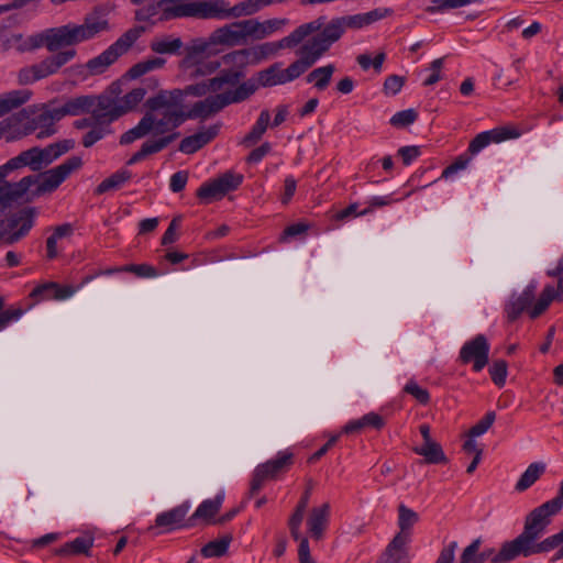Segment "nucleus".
<instances>
[{
    "label": "nucleus",
    "instance_id": "nucleus-23",
    "mask_svg": "<svg viewBox=\"0 0 563 563\" xmlns=\"http://www.w3.org/2000/svg\"><path fill=\"white\" fill-rule=\"evenodd\" d=\"M188 510L189 505L187 503L181 504L170 510L157 515L155 525L156 527H163L168 531L174 530L181 526V522L187 516Z\"/></svg>",
    "mask_w": 563,
    "mask_h": 563
},
{
    "label": "nucleus",
    "instance_id": "nucleus-40",
    "mask_svg": "<svg viewBox=\"0 0 563 563\" xmlns=\"http://www.w3.org/2000/svg\"><path fill=\"white\" fill-rule=\"evenodd\" d=\"M93 539L89 537H79L75 540L65 543L63 547L56 550L57 555H69V554H86L89 555V550L92 548Z\"/></svg>",
    "mask_w": 563,
    "mask_h": 563
},
{
    "label": "nucleus",
    "instance_id": "nucleus-61",
    "mask_svg": "<svg viewBox=\"0 0 563 563\" xmlns=\"http://www.w3.org/2000/svg\"><path fill=\"white\" fill-rule=\"evenodd\" d=\"M180 217L174 218L167 230L165 231L163 238H162V245H168L178 240L177 230L179 228Z\"/></svg>",
    "mask_w": 563,
    "mask_h": 563
},
{
    "label": "nucleus",
    "instance_id": "nucleus-32",
    "mask_svg": "<svg viewBox=\"0 0 563 563\" xmlns=\"http://www.w3.org/2000/svg\"><path fill=\"white\" fill-rule=\"evenodd\" d=\"M113 121L114 119H112L109 113L101 115V119L82 135V145L85 147H91L98 141L103 139L108 133H110L109 126Z\"/></svg>",
    "mask_w": 563,
    "mask_h": 563
},
{
    "label": "nucleus",
    "instance_id": "nucleus-44",
    "mask_svg": "<svg viewBox=\"0 0 563 563\" xmlns=\"http://www.w3.org/2000/svg\"><path fill=\"white\" fill-rule=\"evenodd\" d=\"M538 539V537L526 530H522V532L512 541L515 542L520 555L528 558L530 555L537 554L536 544Z\"/></svg>",
    "mask_w": 563,
    "mask_h": 563
},
{
    "label": "nucleus",
    "instance_id": "nucleus-58",
    "mask_svg": "<svg viewBox=\"0 0 563 563\" xmlns=\"http://www.w3.org/2000/svg\"><path fill=\"white\" fill-rule=\"evenodd\" d=\"M462 7H464L463 0H431L430 4L426 8V11L428 13H438Z\"/></svg>",
    "mask_w": 563,
    "mask_h": 563
},
{
    "label": "nucleus",
    "instance_id": "nucleus-11",
    "mask_svg": "<svg viewBox=\"0 0 563 563\" xmlns=\"http://www.w3.org/2000/svg\"><path fill=\"white\" fill-rule=\"evenodd\" d=\"M310 36L307 22L297 26L291 33L277 42H266L253 47H250L252 64H257L263 59L276 55L280 49L295 48L300 45L307 37Z\"/></svg>",
    "mask_w": 563,
    "mask_h": 563
},
{
    "label": "nucleus",
    "instance_id": "nucleus-12",
    "mask_svg": "<svg viewBox=\"0 0 563 563\" xmlns=\"http://www.w3.org/2000/svg\"><path fill=\"white\" fill-rule=\"evenodd\" d=\"M252 37L249 20L233 22L214 30L211 33V43L228 47L244 44Z\"/></svg>",
    "mask_w": 563,
    "mask_h": 563
},
{
    "label": "nucleus",
    "instance_id": "nucleus-64",
    "mask_svg": "<svg viewBox=\"0 0 563 563\" xmlns=\"http://www.w3.org/2000/svg\"><path fill=\"white\" fill-rule=\"evenodd\" d=\"M361 420L364 428L380 430L385 426L384 418L376 412H368L361 417Z\"/></svg>",
    "mask_w": 563,
    "mask_h": 563
},
{
    "label": "nucleus",
    "instance_id": "nucleus-47",
    "mask_svg": "<svg viewBox=\"0 0 563 563\" xmlns=\"http://www.w3.org/2000/svg\"><path fill=\"white\" fill-rule=\"evenodd\" d=\"M197 197L203 201L205 203H209L213 200H219L224 197L223 191H221L219 183L217 179H212L202 184L197 190Z\"/></svg>",
    "mask_w": 563,
    "mask_h": 563
},
{
    "label": "nucleus",
    "instance_id": "nucleus-21",
    "mask_svg": "<svg viewBox=\"0 0 563 563\" xmlns=\"http://www.w3.org/2000/svg\"><path fill=\"white\" fill-rule=\"evenodd\" d=\"M242 84H253L255 91L260 87H274L277 85L286 84L284 68H282L280 64L276 63L269 66L266 69H263L257 73L256 79H247Z\"/></svg>",
    "mask_w": 563,
    "mask_h": 563
},
{
    "label": "nucleus",
    "instance_id": "nucleus-1",
    "mask_svg": "<svg viewBox=\"0 0 563 563\" xmlns=\"http://www.w3.org/2000/svg\"><path fill=\"white\" fill-rule=\"evenodd\" d=\"M107 27V22L98 18H87L82 24L68 23L58 27H52L41 34L24 37L21 33L13 32L5 24H0V53L11 48L18 52H30L45 46L48 52L55 53L37 64L19 70L20 85H30L48 76L55 75L67 63L73 60L77 51L75 48H60L77 45L92 38Z\"/></svg>",
    "mask_w": 563,
    "mask_h": 563
},
{
    "label": "nucleus",
    "instance_id": "nucleus-28",
    "mask_svg": "<svg viewBox=\"0 0 563 563\" xmlns=\"http://www.w3.org/2000/svg\"><path fill=\"white\" fill-rule=\"evenodd\" d=\"M250 27L252 37L255 40L265 38L273 33L280 31L288 24L287 19H269L264 22H258L257 20L250 19Z\"/></svg>",
    "mask_w": 563,
    "mask_h": 563
},
{
    "label": "nucleus",
    "instance_id": "nucleus-8",
    "mask_svg": "<svg viewBox=\"0 0 563 563\" xmlns=\"http://www.w3.org/2000/svg\"><path fill=\"white\" fill-rule=\"evenodd\" d=\"M243 73L238 69L221 70L217 76L197 84L188 85L184 89H173L181 93V104L186 96L205 97L208 93H217L240 84Z\"/></svg>",
    "mask_w": 563,
    "mask_h": 563
},
{
    "label": "nucleus",
    "instance_id": "nucleus-48",
    "mask_svg": "<svg viewBox=\"0 0 563 563\" xmlns=\"http://www.w3.org/2000/svg\"><path fill=\"white\" fill-rule=\"evenodd\" d=\"M554 299H556L554 287L551 285L545 286L540 295V298L529 311L530 317L532 319L539 317L548 309V307Z\"/></svg>",
    "mask_w": 563,
    "mask_h": 563
},
{
    "label": "nucleus",
    "instance_id": "nucleus-5",
    "mask_svg": "<svg viewBox=\"0 0 563 563\" xmlns=\"http://www.w3.org/2000/svg\"><path fill=\"white\" fill-rule=\"evenodd\" d=\"M15 120L20 124V130L23 135L37 132V139H45L53 135L56 132L54 125L59 121L56 109H48L46 107H29L23 109L15 115Z\"/></svg>",
    "mask_w": 563,
    "mask_h": 563
},
{
    "label": "nucleus",
    "instance_id": "nucleus-38",
    "mask_svg": "<svg viewBox=\"0 0 563 563\" xmlns=\"http://www.w3.org/2000/svg\"><path fill=\"white\" fill-rule=\"evenodd\" d=\"M184 43L180 37L162 36L155 37L150 43V48L156 54H177Z\"/></svg>",
    "mask_w": 563,
    "mask_h": 563
},
{
    "label": "nucleus",
    "instance_id": "nucleus-10",
    "mask_svg": "<svg viewBox=\"0 0 563 563\" xmlns=\"http://www.w3.org/2000/svg\"><path fill=\"white\" fill-rule=\"evenodd\" d=\"M35 208H24L8 220H0V242L12 245L29 234L34 225Z\"/></svg>",
    "mask_w": 563,
    "mask_h": 563
},
{
    "label": "nucleus",
    "instance_id": "nucleus-26",
    "mask_svg": "<svg viewBox=\"0 0 563 563\" xmlns=\"http://www.w3.org/2000/svg\"><path fill=\"white\" fill-rule=\"evenodd\" d=\"M7 170H13L22 166H29L32 170H41L43 168L38 147H32L30 150L21 152L18 156L9 159L4 164Z\"/></svg>",
    "mask_w": 563,
    "mask_h": 563
},
{
    "label": "nucleus",
    "instance_id": "nucleus-27",
    "mask_svg": "<svg viewBox=\"0 0 563 563\" xmlns=\"http://www.w3.org/2000/svg\"><path fill=\"white\" fill-rule=\"evenodd\" d=\"M95 104V99L90 96H79L67 100L62 107L55 108L58 119L65 115H79L88 112Z\"/></svg>",
    "mask_w": 563,
    "mask_h": 563
},
{
    "label": "nucleus",
    "instance_id": "nucleus-30",
    "mask_svg": "<svg viewBox=\"0 0 563 563\" xmlns=\"http://www.w3.org/2000/svg\"><path fill=\"white\" fill-rule=\"evenodd\" d=\"M407 545V542L393 538L378 563H410Z\"/></svg>",
    "mask_w": 563,
    "mask_h": 563
},
{
    "label": "nucleus",
    "instance_id": "nucleus-24",
    "mask_svg": "<svg viewBox=\"0 0 563 563\" xmlns=\"http://www.w3.org/2000/svg\"><path fill=\"white\" fill-rule=\"evenodd\" d=\"M418 514L408 508L404 504L398 506V527L399 532L394 539H400L402 542L409 543L411 528L418 522Z\"/></svg>",
    "mask_w": 563,
    "mask_h": 563
},
{
    "label": "nucleus",
    "instance_id": "nucleus-20",
    "mask_svg": "<svg viewBox=\"0 0 563 563\" xmlns=\"http://www.w3.org/2000/svg\"><path fill=\"white\" fill-rule=\"evenodd\" d=\"M330 504L313 507L307 519L308 531L312 539L321 540L329 523Z\"/></svg>",
    "mask_w": 563,
    "mask_h": 563
},
{
    "label": "nucleus",
    "instance_id": "nucleus-7",
    "mask_svg": "<svg viewBox=\"0 0 563 563\" xmlns=\"http://www.w3.org/2000/svg\"><path fill=\"white\" fill-rule=\"evenodd\" d=\"M298 47L299 58L284 69L286 82L300 77L329 52L314 33L310 34Z\"/></svg>",
    "mask_w": 563,
    "mask_h": 563
},
{
    "label": "nucleus",
    "instance_id": "nucleus-29",
    "mask_svg": "<svg viewBox=\"0 0 563 563\" xmlns=\"http://www.w3.org/2000/svg\"><path fill=\"white\" fill-rule=\"evenodd\" d=\"M32 97L29 89H19L0 96V117L26 103Z\"/></svg>",
    "mask_w": 563,
    "mask_h": 563
},
{
    "label": "nucleus",
    "instance_id": "nucleus-43",
    "mask_svg": "<svg viewBox=\"0 0 563 563\" xmlns=\"http://www.w3.org/2000/svg\"><path fill=\"white\" fill-rule=\"evenodd\" d=\"M131 178V173L126 169H121L110 177L102 180L98 187L96 188L97 195H102L109 190H114L120 188L124 183H126Z\"/></svg>",
    "mask_w": 563,
    "mask_h": 563
},
{
    "label": "nucleus",
    "instance_id": "nucleus-50",
    "mask_svg": "<svg viewBox=\"0 0 563 563\" xmlns=\"http://www.w3.org/2000/svg\"><path fill=\"white\" fill-rule=\"evenodd\" d=\"M216 179L219 183L221 191H223V195L225 196L228 192L238 189L243 181V175L234 172H227Z\"/></svg>",
    "mask_w": 563,
    "mask_h": 563
},
{
    "label": "nucleus",
    "instance_id": "nucleus-3",
    "mask_svg": "<svg viewBox=\"0 0 563 563\" xmlns=\"http://www.w3.org/2000/svg\"><path fill=\"white\" fill-rule=\"evenodd\" d=\"M393 10L388 8H376L365 13L341 15L329 19L327 15H319L307 22L310 34H316L324 47L329 51L331 46L341 40L345 31L360 30L379 20L391 15Z\"/></svg>",
    "mask_w": 563,
    "mask_h": 563
},
{
    "label": "nucleus",
    "instance_id": "nucleus-2",
    "mask_svg": "<svg viewBox=\"0 0 563 563\" xmlns=\"http://www.w3.org/2000/svg\"><path fill=\"white\" fill-rule=\"evenodd\" d=\"M254 92L253 84H239L196 102L186 111L180 92L158 91L145 101L147 112L134 128L121 135L120 143L131 144L147 134L170 133L188 119L206 120L230 104L243 102Z\"/></svg>",
    "mask_w": 563,
    "mask_h": 563
},
{
    "label": "nucleus",
    "instance_id": "nucleus-36",
    "mask_svg": "<svg viewBox=\"0 0 563 563\" xmlns=\"http://www.w3.org/2000/svg\"><path fill=\"white\" fill-rule=\"evenodd\" d=\"M545 472V464L542 462L531 463L516 483L517 492H525L530 488Z\"/></svg>",
    "mask_w": 563,
    "mask_h": 563
},
{
    "label": "nucleus",
    "instance_id": "nucleus-18",
    "mask_svg": "<svg viewBox=\"0 0 563 563\" xmlns=\"http://www.w3.org/2000/svg\"><path fill=\"white\" fill-rule=\"evenodd\" d=\"M151 135L153 137L146 140L142 144L141 148L136 153H134L131 156V158L128 161V165L136 164V163L141 162L142 159H144L146 156L156 154V153L163 151L179 136V133L173 132V133H165V134H158V135H154V134H151Z\"/></svg>",
    "mask_w": 563,
    "mask_h": 563
},
{
    "label": "nucleus",
    "instance_id": "nucleus-41",
    "mask_svg": "<svg viewBox=\"0 0 563 563\" xmlns=\"http://www.w3.org/2000/svg\"><path fill=\"white\" fill-rule=\"evenodd\" d=\"M222 63L220 60H201L198 59L197 63L191 67H181L189 79H196L198 77H206L213 73H216Z\"/></svg>",
    "mask_w": 563,
    "mask_h": 563
},
{
    "label": "nucleus",
    "instance_id": "nucleus-60",
    "mask_svg": "<svg viewBox=\"0 0 563 563\" xmlns=\"http://www.w3.org/2000/svg\"><path fill=\"white\" fill-rule=\"evenodd\" d=\"M54 288H56V283H45L35 287L30 294V296L37 300L53 299L52 294L54 291Z\"/></svg>",
    "mask_w": 563,
    "mask_h": 563
},
{
    "label": "nucleus",
    "instance_id": "nucleus-25",
    "mask_svg": "<svg viewBox=\"0 0 563 563\" xmlns=\"http://www.w3.org/2000/svg\"><path fill=\"white\" fill-rule=\"evenodd\" d=\"M214 45L211 43V35L208 40L203 38H195L191 41L190 45L185 47V57L183 58L180 66L181 67H191L194 66L198 59H201L203 55L209 53L210 47Z\"/></svg>",
    "mask_w": 563,
    "mask_h": 563
},
{
    "label": "nucleus",
    "instance_id": "nucleus-57",
    "mask_svg": "<svg viewBox=\"0 0 563 563\" xmlns=\"http://www.w3.org/2000/svg\"><path fill=\"white\" fill-rule=\"evenodd\" d=\"M507 363L504 360H497L489 367L492 380L499 387L504 386L507 377Z\"/></svg>",
    "mask_w": 563,
    "mask_h": 563
},
{
    "label": "nucleus",
    "instance_id": "nucleus-16",
    "mask_svg": "<svg viewBox=\"0 0 563 563\" xmlns=\"http://www.w3.org/2000/svg\"><path fill=\"white\" fill-rule=\"evenodd\" d=\"M34 178H22L18 183L5 181L4 178L0 183V217L10 209L16 201L23 198L32 187Z\"/></svg>",
    "mask_w": 563,
    "mask_h": 563
},
{
    "label": "nucleus",
    "instance_id": "nucleus-42",
    "mask_svg": "<svg viewBox=\"0 0 563 563\" xmlns=\"http://www.w3.org/2000/svg\"><path fill=\"white\" fill-rule=\"evenodd\" d=\"M271 121V113L268 110H263L255 124L251 129V131L247 133V135L244 137V143L247 145H252L261 140L263 134L266 132L268 124Z\"/></svg>",
    "mask_w": 563,
    "mask_h": 563
},
{
    "label": "nucleus",
    "instance_id": "nucleus-17",
    "mask_svg": "<svg viewBox=\"0 0 563 563\" xmlns=\"http://www.w3.org/2000/svg\"><path fill=\"white\" fill-rule=\"evenodd\" d=\"M145 95L146 90L142 87H139L132 89L130 92L114 102H111L109 99H104L103 101L108 113L112 117V119L117 120L121 115L133 110L144 99Z\"/></svg>",
    "mask_w": 563,
    "mask_h": 563
},
{
    "label": "nucleus",
    "instance_id": "nucleus-15",
    "mask_svg": "<svg viewBox=\"0 0 563 563\" xmlns=\"http://www.w3.org/2000/svg\"><path fill=\"white\" fill-rule=\"evenodd\" d=\"M520 132L510 126H499L477 134L468 145V153L476 155L492 143H500L507 140L517 139Z\"/></svg>",
    "mask_w": 563,
    "mask_h": 563
},
{
    "label": "nucleus",
    "instance_id": "nucleus-56",
    "mask_svg": "<svg viewBox=\"0 0 563 563\" xmlns=\"http://www.w3.org/2000/svg\"><path fill=\"white\" fill-rule=\"evenodd\" d=\"M496 413L488 411L477 423H475L468 431L470 438H476L484 434L494 423Z\"/></svg>",
    "mask_w": 563,
    "mask_h": 563
},
{
    "label": "nucleus",
    "instance_id": "nucleus-39",
    "mask_svg": "<svg viewBox=\"0 0 563 563\" xmlns=\"http://www.w3.org/2000/svg\"><path fill=\"white\" fill-rule=\"evenodd\" d=\"M74 228L70 223H64L54 228L52 235L46 240V256L48 260L57 257V241L73 234Z\"/></svg>",
    "mask_w": 563,
    "mask_h": 563
},
{
    "label": "nucleus",
    "instance_id": "nucleus-33",
    "mask_svg": "<svg viewBox=\"0 0 563 563\" xmlns=\"http://www.w3.org/2000/svg\"><path fill=\"white\" fill-rule=\"evenodd\" d=\"M292 453L288 451L279 452L277 456L269 460L257 467L267 478H274L278 473L285 471L292 464Z\"/></svg>",
    "mask_w": 563,
    "mask_h": 563
},
{
    "label": "nucleus",
    "instance_id": "nucleus-45",
    "mask_svg": "<svg viewBox=\"0 0 563 563\" xmlns=\"http://www.w3.org/2000/svg\"><path fill=\"white\" fill-rule=\"evenodd\" d=\"M220 62L222 65L243 68L244 66L252 64L251 51L250 48L233 51L223 55Z\"/></svg>",
    "mask_w": 563,
    "mask_h": 563
},
{
    "label": "nucleus",
    "instance_id": "nucleus-62",
    "mask_svg": "<svg viewBox=\"0 0 563 563\" xmlns=\"http://www.w3.org/2000/svg\"><path fill=\"white\" fill-rule=\"evenodd\" d=\"M471 162V157L467 155L459 156L451 165H449L442 173V177L448 178L449 176L457 173L466 168L468 163Z\"/></svg>",
    "mask_w": 563,
    "mask_h": 563
},
{
    "label": "nucleus",
    "instance_id": "nucleus-51",
    "mask_svg": "<svg viewBox=\"0 0 563 563\" xmlns=\"http://www.w3.org/2000/svg\"><path fill=\"white\" fill-rule=\"evenodd\" d=\"M518 556H521L515 542L507 541L500 547L498 553L492 559V563H507L514 561Z\"/></svg>",
    "mask_w": 563,
    "mask_h": 563
},
{
    "label": "nucleus",
    "instance_id": "nucleus-59",
    "mask_svg": "<svg viewBox=\"0 0 563 563\" xmlns=\"http://www.w3.org/2000/svg\"><path fill=\"white\" fill-rule=\"evenodd\" d=\"M405 84V78L398 75H390L385 79L383 91L387 96L397 95Z\"/></svg>",
    "mask_w": 563,
    "mask_h": 563
},
{
    "label": "nucleus",
    "instance_id": "nucleus-63",
    "mask_svg": "<svg viewBox=\"0 0 563 563\" xmlns=\"http://www.w3.org/2000/svg\"><path fill=\"white\" fill-rule=\"evenodd\" d=\"M188 172L180 170L172 175L169 187L173 192L181 191L188 181Z\"/></svg>",
    "mask_w": 563,
    "mask_h": 563
},
{
    "label": "nucleus",
    "instance_id": "nucleus-55",
    "mask_svg": "<svg viewBox=\"0 0 563 563\" xmlns=\"http://www.w3.org/2000/svg\"><path fill=\"white\" fill-rule=\"evenodd\" d=\"M418 118V113L413 109H407L395 113L389 123L395 128H405L412 124Z\"/></svg>",
    "mask_w": 563,
    "mask_h": 563
},
{
    "label": "nucleus",
    "instance_id": "nucleus-31",
    "mask_svg": "<svg viewBox=\"0 0 563 563\" xmlns=\"http://www.w3.org/2000/svg\"><path fill=\"white\" fill-rule=\"evenodd\" d=\"M224 499V492L221 490L213 499L203 500L189 518V525H195L197 519L210 520L220 510Z\"/></svg>",
    "mask_w": 563,
    "mask_h": 563
},
{
    "label": "nucleus",
    "instance_id": "nucleus-52",
    "mask_svg": "<svg viewBox=\"0 0 563 563\" xmlns=\"http://www.w3.org/2000/svg\"><path fill=\"white\" fill-rule=\"evenodd\" d=\"M479 547L481 540H474L468 547L464 549L460 563H484L485 554H478Z\"/></svg>",
    "mask_w": 563,
    "mask_h": 563
},
{
    "label": "nucleus",
    "instance_id": "nucleus-19",
    "mask_svg": "<svg viewBox=\"0 0 563 563\" xmlns=\"http://www.w3.org/2000/svg\"><path fill=\"white\" fill-rule=\"evenodd\" d=\"M220 124L211 125L197 133L186 136L179 144V151L185 154H194L211 142L219 133Z\"/></svg>",
    "mask_w": 563,
    "mask_h": 563
},
{
    "label": "nucleus",
    "instance_id": "nucleus-49",
    "mask_svg": "<svg viewBox=\"0 0 563 563\" xmlns=\"http://www.w3.org/2000/svg\"><path fill=\"white\" fill-rule=\"evenodd\" d=\"M108 111L107 107L104 106V101L100 100L98 107L92 109L91 114L87 118L75 121L74 126L79 130H89L101 119V115H106Z\"/></svg>",
    "mask_w": 563,
    "mask_h": 563
},
{
    "label": "nucleus",
    "instance_id": "nucleus-6",
    "mask_svg": "<svg viewBox=\"0 0 563 563\" xmlns=\"http://www.w3.org/2000/svg\"><path fill=\"white\" fill-rule=\"evenodd\" d=\"M82 164L78 156L67 158L60 165L46 170L40 175H31L25 178H34L32 183L31 195L38 197L46 192L54 191L73 172L77 170Z\"/></svg>",
    "mask_w": 563,
    "mask_h": 563
},
{
    "label": "nucleus",
    "instance_id": "nucleus-46",
    "mask_svg": "<svg viewBox=\"0 0 563 563\" xmlns=\"http://www.w3.org/2000/svg\"><path fill=\"white\" fill-rule=\"evenodd\" d=\"M232 537L227 534L220 539L208 542L202 549L201 554L205 558H219L222 556L229 548Z\"/></svg>",
    "mask_w": 563,
    "mask_h": 563
},
{
    "label": "nucleus",
    "instance_id": "nucleus-13",
    "mask_svg": "<svg viewBox=\"0 0 563 563\" xmlns=\"http://www.w3.org/2000/svg\"><path fill=\"white\" fill-rule=\"evenodd\" d=\"M561 510L562 509L559 507L558 501L550 499L543 503L527 515L523 530L540 538L544 533L547 527L551 523V518Z\"/></svg>",
    "mask_w": 563,
    "mask_h": 563
},
{
    "label": "nucleus",
    "instance_id": "nucleus-14",
    "mask_svg": "<svg viewBox=\"0 0 563 563\" xmlns=\"http://www.w3.org/2000/svg\"><path fill=\"white\" fill-rule=\"evenodd\" d=\"M489 344L485 335L477 334L464 343L460 351V360L464 364L473 363L475 372L482 371L488 363Z\"/></svg>",
    "mask_w": 563,
    "mask_h": 563
},
{
    "label": "nucleus",
    "instance_id": "nucleus-54",
    "mask_svg": "<svg viewBox=\"0 0 563 563\" xmlns=\"http://www.w3.org/2000/svg\"><path fill=\"white\" fill-rule=\"evenodd\" d=\"M165 4L161 3V0L156 3H152L145 8H141L135 12V18L139 21H150L162 11L161 20H166L164 15Z\"/></svg>",
    "mask_w": 563,
    "mask_h": 563
},
{
    "label": "nucleus",
    "instance_id": "nucleus-37",
    "mask_svg": "<svg viewBox=\"0 0 563 563\" xmlns=\"http://www.w3.org/2000/svg\"><path fill=\"white\" fill-rule=\"evenodd\" d=\"M334 71L335 66L333 64L314 68L307 75L306 81L313 84L316 89L322 91L330 85Z\"/></svg>",
    "mask_w": 563,
    "mask_h": 563
},
{
    "label": "nucleus",
    "instance_id": "nucleus-35",
    "mask_svg": "<svg viewBox=\"0 0 563 563\" xmlns=\"http://www.w3.org/2000/svg\"><path fill=\"white\" fill-rule=\"evenodd\" d=\"M165 64L166 59L164 57L151 56L133 65L128 70L126 76L132 79H136L151 71L162 69Z\"/></svg>",
    "mask_w": 563,
    "mask_h": 563
},
{
    "label": "nucleus",
    "instance_id": "nucleus-34",
    "mask_svg": "<svg viewBox=\"0 0 563 563\" xmlns=\"http://www.w3.org/2000/svg\"><path fill=\"white\" fill-rule=\"evenodd\" d=\"M413 452L423 456L428 464H441L448 462L441 445L434 440L423 442L420 446H415Z\"/></svg>",
    "mask_w": 563,
    "mask_h": 563
},
{
    "label": "nucleus",
    "instance_id": "nucleus-9",
    "mask_svg": "<svg viewBox=\"0 0 563 563\" xmlns=\"http://www.w3.org/2000/svg\"><path fill=\"white\" fill-rule=\"evenodd\" d=\"M142 30L131 29L120 36L100 55L87 62L89 75H100L134 44Z\"/></svg>",
    "mask_w": 563,
    "mask_h": 563
},
{
    "label": "nucleus",
    "instance_id": "nucleus-53",
    "mask_svg": "<svg viewBox=\"0 0 563 563\" xmlns=\"http://www.w3.org/2000/svg\"><path fill=\"white\" fill-rule=\"evenodd\" d=\"M404 393L412 396L421 405H427L430 401L429 391L426 388L418 385V383L413 379H410L404 386Z\"/></svg>",
    "mask_w": 563,
    "mask_h": 563
},
{
    "label": "nucleus",
    "instance_id": "nucleus-4",
    "mask_svg": "<svg viewBox=\"0 0 563 563\" xmlns=\"http://www.w3.org/2000/svg\"><path fill=\"white\" fill-rule=\"evenodd\" d=\"M260 9L257 1L247 0L230 7L225 0H203L175 7H166L165 19L192 16L199 19H231L255 13Z\"/></svg>",
    "mask_w": 563,
    "mask_h": 563
},
{
    "label": "nucleus",
    "instance_id": "nucleus-22",
    "mask_svg": "<svg viewBox=\"0 0 563 563\" xmlns=\"http://www.w3.org/2000/svg\"><path fill=\"white\" fill-rule=\"evenodd\" d=\"M536 285L527 286L518 296H512L506 306L508 320L515 321L522 311L529 308L536 296Z\"/></svg>",
    "mask_w": 563,
    "mask_h": 563
}]
</instances>
